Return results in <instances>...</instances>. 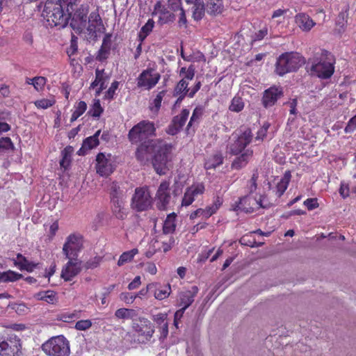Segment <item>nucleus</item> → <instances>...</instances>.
Returning <instances> with one entry per match:
<instances>
[{"mask_svg":"<svg viewBox=\"0 0 356 356\" xmlns=\"http://www.w3.org/2000/svg\"><path fill=\"white\" fill-rule=\"evenodd\" d=\"M171 145L163 140H148L137 148L136 156L141 163H146L152 159L153 166L159 175H165L168 169Z\"/></svg>","mask_w":356,"mask_h":356,"instance_id":"obj_1","label":"nucleus"},{"mask_svg":"<svg viewBox=\"0 0 356 356\" xmlns=\"http://www.w3.org/2000/svg\"><path fill=\"white\" fill-rule=\"evenodd\" d=\"M44 13L50 26L65 27L70 19L69 13L63 9L62 6L48 0L44 6Z\"/></svg>","mask_w":356,"mask_h":356,"instance_id":"obj_2","label":"nucleus"},{"mask_svg":"<svg viewBox=\"0 0 356 356\" xmlns=\"http://www.w3.org/2000/svg\"><path fill=\"white\" fill-rule=\"evenodd\" d=\"M269 206L270 203L266 196L260 195L259 199H257L249 195L233 204L232 209L237 213L240 212L250 213L261 208H268Z\"/></svg>","mask_w":356,"mask_h":356,"instance_id":"obj_3","label":"nucleus"},{"mask_svg":"<svg viewBox=\"0 0 356 356\" xmlns=\"http://www.w3.org/2000/svg\"><path fill=\"white\" fill-rule=\"evenodd\" d=\"M42 350L49 356H69V341L63 335L50 338L42 345Z\"/></svg>","mask_w":356,"mask_h":356,"instance_id":"obj_4","label":"nucleus"},{"mask_svg":"<svg viewBox=\"0 0 356 356\" xmlns=\"http://www.w3.org/2000/svg\"><path fill=\"white\" fill-rule=\"evenodd\" d=\"M335 60L333 56L325 52L318 60L314 61L311 67V73L320 79L330 78L334 72Z\"/></svg>","mask_w":356,"mask_h":356,"instance_id":"obj_5","label":"nucleus"},{"mask_svg":"<svg viewBox=\"0 0 356 356\" xmlns=\"http://www.w3.org/2000/svg\"><path fill=\"white\" fill-rule=\"evenodd\" d=\"M303 63V58L300 54L285 53L278 58L275 72L277 74L283 76L288 72L296 71Z\"/></svg>","mask_w":356,"mask_h":356,"instance_id":"obj_6","label":"nucleus"},{"mask_svg":"<svg viewBox=\"0 0 356 356\" xmlns=\"http://www.w3.org/2000/svg\"><path fill=\"white\" fill-rule=\"evenodd\" d=\"M155 127L152 122L142 121L135 125L129 132V138L132 143H138L154 135Z\"/></svg>","mask_w":356,"mask_h":356,"instance_id":"obj_7","label":"nucleus"},{"mask_svg":"<svg viewBox=\"0 0 356 356\" xmlns=\"http://www.w3.org/2000/svg\"><path fill=\"white\" fill-rule=\"evenodd\" d=\"M182 79L178 82L174 90V95L179 96V99L183 100L188 93V81L192 80L195 76V67L190 65L188 68L181 67L179 72Z\"/></svg>","mask_w":356,"mask_h":356,"instance_id":"obj_8","label":"nucleus"},{"mask_svg":"<svg viewBox=\"0 0 356 356\" xmlns=\"http://www.w3.org/2000/svg\"><path fill=\"white\" fill-rule=\"evenodd\" d=\"M0 355L1 356H21L22 344L20 339L15 334H10L1 341Z\"/></svg>","mask_w":356,"mask_h":356,"instance_id":"obj_9","label":"nucleus"},{"mask_svg":"<svg viewBox=\"0 0 356 356\" xmlns=\"http://www.w3.org/2000/svg\"><path fill=\"white\" fill-rule=\"evenodd\" d=\"M132 328L138 336L143 337V342L149 341L155 332L154 325L145 317H138L132 323Z\"/></svg>","mask_w":356,"mask_h":356,"instance_id":"obj_10","label":"nucleus"},{"mask_svg":"<svg viewBox=\"0 0 356 356\" xmlns=\"http://www.w3.org/2000/svg\"><path fill=\"white\" fill-rule=\"evenodd\" d=\"M234 139L233 143L229 145V152L232 154L237 155L250 144L252 139V134L249 129L241 131L240 134H235L232 135Z\"/></svg>","mask_w":356,"mask_h":356,"instance_id":"obj_11","label":"nucleus"},{"mask_svg":"<svg viewBox=\"0 0 356 356\" xmlns=\"http://www.w3.org/2000/svg\"><path fill=\"white\" fill-rule=\"evenodd\" d=\"M161 75L152 68L143 70L138 76L137 86L143 90H151L159 81Z\"/></svg>","mask_w":356,"mask_h":356,"instance_id":"obj_12","label":"nucleus"},{"mask_svg":"<svg viewBox=\"0 0 356 356\" xmlns=\"http://www.w3.org/2000/svg\"><path fill=\"white\" fill-rule=\"evenodd\" d=\"M96 161L97 172L101 176L110 175L115 168V159L111 154L99 153Z\"/></svg>","mask_w":356,"mask_h":356,"instance_id":"obj_13","label":"nucleus"},{"mask_svg":"<svg viewBox=\"0 0 356 356\" xmlns=\"http://www.w3.org/2000/svg\"><path fill=\"white\" fill-rule=\"evenodd\" d=\"M152 205V197L145 188H137L132 197L131 207L137 211H145Z\"/></svg>","mask_w":356,"mask_h":356,"instance_id":"obj_14","label":"nucleus"},{"mask_svg":"<svg viewBox=\"0 0 356 356\" xmlns=\"http://www.w3.org/2000/svg\"><path fill=\"white\" fill-rule=\"evenodd\" d=\"M119 186L117 184L113 183L111 186V202L113 204V211L118 219H123L126 215L124 209V202L123 195L121 192H118Z\"/></svg>","mask_w":356,"mask_h":356,"instance_id":"obj_15","label":"nucleus"},{"mask_svg":"<svg viewBox=\"0 0 356 356\" xmlns=\"http://www.w3.org/2000/svg\"><path fill=\"white\" fill-rule=\"evenodd\" d=\"M170 184L169 181H163L160 184L157 190L155 200L156 207L160 210L167 209L170 202Z\"/></svg>","mask_w":356,"mask_h":356,"instance_id":"obj_16","label":"nucleus"},{"mask_svg":"<svg viewBox=\"0 0 356 356\" xmlns=\"http://www.w3.org/2000/svg\"><path fill=\"white\" fill-rule=\"evenodd\" d=\"M204 185L202 183H194L186 189L181 200V206L191 205L198 195L204 193Z\"/></svg>","mask_w":356,"mask_h":356,"instance_id":"obj_17","label":"nucleus"},{"mask_svg":"<svg viewBox=\"0 0 356 356\" xmlns=\"http://www.w3.org/2000/svg\"><path fill=\"white\" fill-rule=\"evenodd\" d=\"M69 261L63 266L60 277L66 282H70L81 270V262L76 259H68Z\"/></svg>","mask_w":356,"mask_h":356,"instance_id":"obj_18","label":"nucleus"},{"mask_svg":"<svg viewBox=\"0 0 356 356\" xmlns=\"http://www.w3.org/2000/svg\"><path fill=\"white\" fill-rule=\"evenodd\" d=\"M223 200L220 197H217L213 204L207 207L205 209H198L190 215L191 220H195L196 218L200 217L201 220H206L211 215L215 213L218 209L222 204Z\"/></svg>","mask_w":356,"mask_h":356,"instance_id":"obj_19","label":"nucleus"},{"mask_svg":"<svg viewBox=\"0 0 356 356\" xmlns=\"http://www.w3.org/2000/svg\"><path fill=\"white\" fill-rule=\"evenodd\" d=\"M283 95L282 89L273 86L266 90L262 97V103L265 108L273 106L278 99Z\"/></svg>","mask_w":356,"mask_h":356,"instance_id":"obj_20","label":"nucleus"},{"mask_svg":"<svg viewBox=\"0 0 356 356\" xmlns=\"http://www.w3.org/2000/svg\"><path fill=\"white\" fill-rule=\"evenodd\" d=\"M190 114V111L187 108L183 109L180 114L174 117L172 124L169 128V134L172 135L176 134L186 124Z\"/></svg>","mask_w":356,"mask_h":356,"instance_id":"obj_21","label":"nucleus"},{"mask_svg":"<svg viewBox=\"0 0 356 356\" xmlns=\"http://www.w3.org/2000/svg\"><path fill=\"white\" fill-rule=\"evenodd\" d=\"M88 31L90 34H96L97 32H101L104 29L102 24V19L98 12H92L88 17Z\"/></svg>","mask_w":356,"mask_h":356,"instance_id":"obj_22","label":"nucleus"},{"mask_svg":"<svg viewBox=\"0 0 356 356\" xmlns=\"http://www.w3.org/2000/svg\"><path fill=\"white\" fill-rule=\"evenodd\" d=\"M295 22L305 32L309 31L316 25V22L307 14L304 13H298L295 16Z\"/></svg>","mask_w":356,"mask_h":356,"instance_id":"obj_23","label":"nucleus"},{"mask_svg":"<svg viewBox=\"0 0 356 356\" xmlns=\"http://www.w3.org/2000/svg\"><path fill=\"white\" fill-rule=\"evenodd\" d=\"M197 292L198 288L196 286H193L190 290L181 292L179 296V305L187 309L193 302L194 298L197 295Z\"/></svg>","mask_w":356,"mask_h":356,"instance_id":"obj_24","label":"nucleus"},{"mask_svg":"<svg viewBox=\"0 0 356 356\" xmlns=\"http://www.w3.org/2000/svg\"><path fill=\"white\" fill-rule=\"evenodd\" d=\"M188 4H193V17L198 21L202 19L206 10V5L203 0H186Z\"/></svg>","mask_w":356,"mask_h":356,"instance_id":"obj_25","label":"nucleus"},{"mask_svg":"<svg viewBox=\"0 0 356 356\" xmlns=\"http://www.w3.org/2000/svg\"><path fill=\"white\" fill-rule=\"evenodd\" d=\"M153 283L154 289L152 291V293L156 299L162 300L167 298L170 296L171 293V286L169 284L161 286L159 283Z\"/></svg>","mask_w":356,"mask_h":356,"instance_id":"obj_26","label":"nucleus"},{"mask_svg":"<svg viewBox=\"0 0 356 356\" xmlns=\"http://www.w3.org/2000/svg\"><path fill=\"white\" fill-rule=\"evenodd\" d=\"M115 316L118 319L131 320L132 323L138 319V312L134 309L120 308L115 311Z\"/></svg>","mask_w":356,"mask_h":356,"instance_id":"obj_27","label":"nucleus"},{"mask_svg":"<svg viewBox=\"0 0 356 356\" xmlns=\"http://www.w3.org/2000/svg\"><path fill=\"white\" fill-rule=\"evenodd\" d=\"M224 6L222 0H209L206 4V10L208 14L216 16L222 13Z\"/></svg>","mask_w":356,"mask_h":356,"instance_id":"obj_28","label":"nucleus"},{"mask_svg":"<svg viewBox=\"0 0 356 356\" xmlns=\"http://www.w3.org/2000/svg\"><path fill=\"white\" fill-rule=\"evenodd\" d=\"M223 156L220 152H216L209 156L204 163V168L207 170L214 169L222 164Z\"/></svg>","mask_w":356,"mask_h":356,"instance_id":"obj_29","label":"nucleus"},{"mask_svg":"<svg viewBox=\"0 0 356 356\" xmlns=\"http://www.w3.org/2000/svg\"><path fill=\"white\" fill-rule=\"evenodd\" d=\"M101 131L98 130L93 136L88 137L83 140L81 148L79 150V154H81V152H84L86 150H90L92 148L97 147L99 142V136L100 134Z\"/></svg>","mask_w":356,"mask_h":356,"instance_id":"obj_30","label":"nucleus"},{"mask_svg":"<svg viewBox=\"0 0 356 356\" xmlns=\"http://www.w3.org/2000/svg\"><path fill=\"white\" fill-rule=\"evenodd\" d=\"M252 151L250 149L245 150L239 156L236 157L232 164V168L236 170H239L245 167L248 163L250 159L252 157Z\"/></svg>","mask_w":356,"mask_h":356,"instance_id":"obj_31","label":"nucleus"},{"mask_svg":"<svg viewBox=\"0 0 356 356\" xmlns=\"http://www.w3.org/2000/svg\"><path fill=\"white\" fill-rule=\"evenodd\" d=\"M35 298L39 300L45 301L49 304H55L58 301L56 293L51 290L38 292L35 295Z\"/></svg>","mask_w":356,"mask_h":356,"instance_id":"obj_32","label":"nucleus"},{"mask_svg":"<svg viewBox=\"0 0 356 356\" xmlns=\"http://www.w3.org/2000/svg\"><path fill=\"white\" fill-rule=\"evenodd\" d=\"M291 177V172L290 171H286L284 174V176L281 178L280 181L277 184L276 186V194L278 197L282 196L285 191L286 190L290 179Z\"/></svg>","mask_w":356,"mask_h":356,"instance_id":"obj_33","label":"nucleus"},{"mask_svg":"<svg viewBox=\"0 0 356 356\" xmlns=\"http://www.w3.org/2000/svg\"><path fill=\"white\" fill-rule=\"evenodd\" d=\"M22 277L23 275L22 274L11 270L0 273V282H15Z\"/></svg>","mask_w":356,"mask_h":356,"instance_id":"obj_34","label":"nucleus"},{"mask_svg":"<svg viewBox=\"0 0 356 356\" xmlns=\"http://www.w3.org/2000/svg\"><path fill=\"white\" fill-rule=\"evenodd\" d=\"M106 81H107V76L105 75L104 70L97 69L95 70V79L91 83L90 88H95L97 87L98 86L100 87V86H102V84H104V86H106Z\"/></svg>","mask_w":356,"mask_h":356,"instance_id":"obj_35","label":"nucleus"},{"mask_svg":"<svg viewBox=\"0 0 356 356\" xmlns=\"http://www.w3.org/2000/svg\"><path fill=\"white\" fill-rule=\"evenodd\" d=\"M154 26V20L152 19H149L147 23L141 28L138 33V39L140 42H143L147 36L152 32Z\"/></svg>","mask_w":356,"mask_h":356,"instance_id":"obj_36","label":"nucleus"},{"mask_svg":"<svg viewBox=\"0 0 356 356\" xmlns=\"http://www.w3.org/2000/svg\"><path fill=\"white\" fill-rule=\"evenodd\" d=\"M110 51V44H109V36L106 35L102 42V45L99 50L97 59L99 60H103L108 57Z\"/></svg>","mask_w":356,"mask_h":356,"instance_id":"obj_37","label":"nucleus"},{"mask_svg":"<svg viewBox=\"0 0 356 356\" xmlns=\"http://www.w3.org/2000/svg\"><path fill=\"white\" fill-rule=\"evenodd\" d=\"M72 152L73 148L71 146L66 147L62 151V159L60 161V165L62 168L66 169L69 166Z\"/></svg>","mask_w":356,"mask_h":356,"instance_id":"obj_38","label":"nucleus"},{"mask_svg":"<svg viewBox=\"0 0 356 356\" xmlns=\"http://www.w3.org/2000/svg\"><path fill=\"white\" fill-rule=\"evenodd\" d=\"M82 248V243L69 244L67 252H63L67 259H76L78 252Z\"/></svg>","mask_w":356,"mask_h":356,"instance_id":"obj_39","label":"nucleus"},{"mask_svg":"<svg viewBox=\"0 0 356 356\" xmlns=\"http://www.w3.org/2000/svg\"><path fill=\"white\" fill-rule=\"evenodd\" d=\"M56 2L62 6L63 9L69 13V16L71 17L77 5L78 0H56Z\"/></svg>","mask_w":356,"mask_h":356,"instance_id":"obj_40","label":"nucleus"},{"mask_svg":"<svg viewBox=\"0 0 356 356\" xmlns=\"http://www.w3.org/2000/svg\"><path fill=\"white\" fill-rule=\"evenodd\" d=\"M87 108V104L85 102L81 101L76 106L73 111L70 121L74 122L81 115L84 113Z\"/></svg>","mask_w":356,"mask_h":356,"instance_id":"obj_41","label":"nucleus"},{"mask_svg":"<svg viewBox=\"0 0 356 356\" xmlns=\"http://www.w3.org/2000/svg\"><path fill=\"white\" fill-rule=\"evenodd\" d=\"M138 249L134 248L130 251L123 252L119 258L118 265L121 266L124 264L131 261L134 257L138 253Z\"/></svg>","mask_w":356,"mask_h":356,"instance_id":"obj_42","label":"nucleus"},{"mask_svg":"<svg viewBox=\"0 0 356 356\" xmlns=\"http://www.w3.org/2000/svg\"><path fill=\"white\" fill-rule=\"evenodd\" d=\"M203 114V108L200 106L196 107L193 112L192 116L188 123L187 128L192 127L195 124H198L200 119Z\"/></svg>","mask_w":356,"mask_h":356,"instance_id":"obj_43","label":"nucleus"},{"mask_svg":"<svg viewBox=\"0 0 356 356\" xmlns=\"http://www.w3.org/2000/svg\"><path fill=\"white\" fill-rule=\"evenodd\" d=\"M244 108V102L242 99V98L239 97H234L229 105V110L234 112H240Z\"/></svg>","mask_w":356,"mask_h":356,"instance_id":"obj_44","label":"nucleus"},{"mask_svg":"<svg viewBox=\"0 0 356 356\" xmlns=\"http://www.w3.org/2000/svg\"><path fill=\"white\" fill-rule=\"evenodd\" d=\"M104 109L101 106L99 99H95L94 103L89 111V113L94 118H99Z\"/></svg>","mask_w":356,"mask_h":356,"instance_id":"obj_45","label":"nucleus"},{"mask_svg":"<svg viewBox=\"0 0 356 356\" xmlns=\"http://www.w3.org/2000/svg\"><path fill=\"white\" fill-rule=\"evenodd\" d=\"M72 243H82V236L79 234H70L63 245V252H67L69 244Z\"/></svg>","mask_w":356,"mask_h":356,"instance_id":"obj_46","label":"nucleus"},{"mask_svg":"<svg viewBox=\"0 0 356 356\" xmlns=\"http://www.w3.org/2000/svg\"><path fill=\"white\" fill-rule=\"evenodd\" d=\"M181 58L186 61H191V62H197V61H205V57L203 54L201 52H197L195 54L193 55H189L188 56H185V54L181 50Z\"/></svg>","mask_w":356,"mask_h":356,"instance_id":"obj_47","label":"nucleus"},{"mask_svg":"<svg viewBox=\"0 0 356 356\" xmlns=\"http://www.w3.org/2000/svg\"><path fill=\"white\" fill-rule=\"evenodd\" d=\"M348 15L346 13H340L337 17V26H339V32L342 33L347 24Z\"/></svg>","mask_w":356,"mask_h":356,"instance_id":"obj_48","label":"nucleus"},{"mask_svg":"<svg viewBox=\"0 0 356 356\" xmlns=\"http://www.w3.org/2000/svg\"><path fill=\"white\" fill-rule=\"evenodd\" d=\"M268 29L267 26H264L259 31L255 32L251 37L252 42L262 40L268 35Z\"/></svg>","mask_w":356,"mask_h":356,"instance_id":"obj_49","label":"nucleus"},{"mask_svg":"<svg viewBox=\"0 0 356 356\" xmlns=\"http://www.w3.org/2000/svg\"><path fill=\"white\" fill-rule=\"evenodd\" d=\"M154 230L156 232V227L158 224H154ZM159 228L162 229L163 234L172 233L175 230V224H159Z\"/></svg>","mask_w":356,"mask_h":356,"instance_id":"obj_50","label":"nucleus"},{"mask_svg":"<svg viewBox=\"0 0 356 356\" xmlns=\"http://www.w3.org/2000/svg\"><path fill=\"white\" fill-rule=\"evenodd\" d=\"M168 314L166 313H159L152 316V319L156 324L157 327L163 324L167 323Z\"/></svg>","mask_w":356,"mask_h":356,"instance_id":"obj_51","label":"nucleus"},{"mask_svg":"<svg viewBox=\"0 0 356 356\" xmlns=\"http://www.w3.org/2000/svg\"><path fill=\"white\" fill-rule=\"evenodd\" d=\"M54 102V100L51 99H42L35 101L34 104L38 108L46 109L53 106Z\"/></svg>","mask_w":356,"mask_h":356,"instance_id":"obj_52","label":"nucleus"},{"mask_svg":"<svg viewBox=\"0 0 356 356\" xmlns=\"http://www.w3.org/2000/svg\"><path fill=\"white\" fill-rule=\"evenodd\" d=\"M164 94V91H161L157 94L152 102L153 106L151 107L152 111L157 112L159 110Z\"/></svg>","mask_w":356,"mask_h":356,"instance_id":"obj_53","label":"nucleus"},{"mask_svg":"<svg viewBox=\"0 0 356 356\" xmlns=\"http://www.w3.org/2000/svg\"><path fill=\"white\" fill-rule=\"evenodd\" d=\"M120 83L117 81H113L108 90L106 92L104 98L106 99H113L115 94V91L119 86Z\"/></svg>","mask_w":356,"mask_h":356,"instance_id":"obj_54","label":"nucleus"},{"mask_svg":"<svg viewBox=\"0 0 356 356\" xmlns=\"http://www.w3.org/2000/svg\"><path fill=\"white\" fill-rule=\"evenodd\" d=\"M285 22V18H271L270 21V29L272 32L275 29H279L280 27H283Z\"/></svg>","mask_w":356,"mask_h":356,"instance_id":"obj_55","label":"nucleus"},{"mask_svg":"<svg viewBox=\"0 0 356 356\" xmlns=\"http://www.w3.org/2000/svg\"><path fill=\"white\" fill-rule=\"evenodd\" d=\"M47 83V79L44 76L34 77L33 86L37 91H41Z\"/></svg>","mask_w":356,"mask_h":356,"instance_id":"obj_56","label":"nucleus"},{"mask_svg":"<svg viewBox=\"0 0 356 356\" xmlns=\"http://www.w3.org/2000/svg\"><path fill=\"white\" fill-rule=\"evenodd\" d=\"M92 323L90 320H80L75 324V328L77 330H86L92 326Z\"/></svg>","mask_w":356,"mask_h":356,"instance_id":"obj_57","label":"nucleus"},{"mask_svg":"<svg viewBox=\"0 0 356 356\" xmlns=\"http://www.w3.org/2000/svg\"><path fill=\"white\" fill-rule=\"evenodd\" d=\"M136 298L137 296L133 295L131 293L129 292H123L120 295V300L128 305L132 304Z\"/></svg>","mask_w":356,"mask_h":356,"instance_id":"obj_58","label":"nucleus"},{"mask_svg":"<svg viewBox=\"0 0 356 356\" xmlns=\"http://www.w3.org/2000/svg\"><path fill=\"white\" fill-rule=\"evenodd\" d=\"M14 148L11 139L8 137L0 139V149L3 150L13 149Z\"/></svg>","mask_w":356,"mask_h":356,"instance_id":"obj_59","label":"nucleus"},{"mask_svg":"<svg viewBox=\"0 0 356 356\" xmlns=\"http://www.w3.org/2000/svg\"><path fill=\"white\" fill-rule=\"evenodd\" d=\"M270 127V124L268 122H265L261 129L257 131V135L256 137V140H263L266 136L268 128Z\"/></svg>","mask_w":356,"mask_h":356,"instance_id":"obj_60","label":"nucleus"},{"mask_svg":"<svg viewBox=\"0 0 356 356\" xmlns=\"http://www.w3.org/2000/svg\"><path fill=\"white\" fill-rule=\"evenodd\" d=\"M101 261V257H95L92 259H89L84 265L86 269H93L97 268Z\"/></svg>","mask_w":356,"mask_h":356,"instance_id":"obj_61","label":"nucleus"},{"mask_svg":"<svg viewBox=\"0 0 356 356\" xmlns=\"http://www.w3.org/2000/svg\"><path fill=\"white\" fill-rule=\"evenodd\" d=\"M77 38L73 35L72 37L70 47L67 50V54L69 56H71L77 51Z\"/></svg>","mask_w":356,"mask_h":356,"instance_id":"obj_62","label":"nucleus"},{"mask_svg":"<svg viewBox=\"0 0 356 356\" xmlns=\"http://www.w3.org/2000/svg\"><path fill=\"white\" fill-rule=\"evenodd\" d=\"M340 195L343 198H346L350 195V189L348 184L345 181H341L340 184V188L339 190Z\"/></svg>","mask_w":356,"mask_h":356,"instance_id":"obj_63","label":"nucleus"},{"mask_svg":"<svg viewBox=\"0 0 356 356\" xmlns=\"http://www.w3.org/2000/svg\"><path fill=\"white\" fill-rule=\"evenodd\" d=\"M356 129V115L350 118L344 129L346 133H352Z\"/></svg>","mask_w":356,"mask_h":356,"instance_id":"obj_64","label":"nucleus"}]
</instances>
